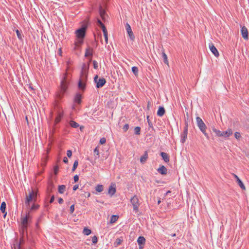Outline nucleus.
<instances>
[{
    "instance_id": "423d86ee",
    "label": "nucleus",
    "mask_w": 249,
    "mask_h": 249,
    "mask_svg": "<svg viewBox=\"0 0 249 249\" xmlns=\"http://www.w3.org/2000/svg\"><path fill=\"white\" fill-rule=\"evenodd\" d=\"M94 81L96 83V87L98 88H100L102 87L106 83V79L104 78H98V75H96L94 77Z\"/></svg>"
},
{
    "instance_id": "7ed1b4c3",
    "label": "nucleus",
    "mask_w": 249,
    "mask_h": 249,
    "mask_svg": "<svg viewBox=\"0 0 249 249\" xmlns=\"http://www.w3.org/2000/svg\"><path fill=\"white\" fill-rule=\"evenodd\" d=\"M86 27H83L75 31L76 40L75 44L76 45H81L83 41V38L85 36Z\"/></svg>"
},
{
    "instance_id": "f704fd0d",
    "label": "nucleus",
    "mask_w": 249,
    "mask_h": 249,
    "mask_svg": "<svg viewBox=\"0 0 249 249\" xmlns=\"http://www.w3.org/2000/svg\"><path fill=\"white\" fill-rule=\"evenodd\" d=\"M122 242H123V240L121 239V238H117L114 243V247H117L119 246L121 244Z\"/></svg>"
},
{
    "instance_id": "a18cd8bd",
    "label": "nucleus",
    "mask_w": 249,
    "mask_h": 249,
    "mask_svg": "<svg viewBox=\"0 0 249 249\" xmlns=\"http://www.w3.org/2000/svg\"><path fill=\"white\" fill-rule=\"evenodd\" d=\"M234 136L237 140H240L241 137L240 133L239 132H235L234 133Z\"/></svg>"
},
{
    "instance_id": "338daca9",
    "label": "nucleus",
    "mask_w": 249,
    "mask_h": 249,
    "mask_svg": "<svg viewBox=\"0 0 249 249\" xmlns=\"http://www.w3.org/2000/svg\"><path fill=\"white\" fill-rule=\"evenodd\" d=\"M144 247V245L139 246V249H143Z\"/></svg>"
},
{
    "instance_id": "f3484780",
    "label": "nucleus",
    "mask_w": 249,
    "mask_h": 249,
    "mask_svg": "<svg viewBox=\"0 0 249 249\" xmlns=\"http://www.w3.org/2000/svg\"><path fill=\"white\" fill-rule=\"evenodd\" d=\"M6 204L5 202L3 201L1 203V205L0 207V210L2 213H3V217L5 218L6 215L7 214V212H6Z\"/></svg>"
},
{
    "instance_id": "39448f33",
    "label": "nucleus",
    "mask_w": 249,
    "mask_h": 249,
    "mask_svg": "<svg viewBox=\"0 0 249 249\" xmlns=\"http://www.w3.org/2000/svg\"><path fill=\"white\" fill-rule=\"evenodd\" d=\"M130 202L132 203L133 207V210L136 212H138L139 211V207L140 206L139 200L136 196H134L130 199Z\"/></svg>"
},
{
    "instance_id": "b1692460",
    "label": "nucleus",
    "mask_w": 249,
    "mask_h": 249,
    "mask_svg": "<svg viewBox=\"0 0 249 249\" xmlns=\"http://www.w3.org/2000/svg\"><path fill=\"white\" fill-rule=\"evenodd\" d=\"M82 96L80 94L77 93L76 94L74 97V101L75 103L80 104L81 101Z\"/></svg>"
},
{
    "instance_id": "9b49d317",
    "label": "nucleus",
    "mask_w": 249,
    "mask_h": 249,
    "mask_svg": "<svg viewBox=\"0 0 249 249\" xmlns=\"http://www.w3.org/2000/svg\"><path fill=\"white\" fill-rule=\"evenodd\" d=\"M116 192V185L114 183H111V185L109 187L108 190V194L112 196Z\"/></svg>"
},
{
    "instance_id": "a878e982",
    "label": "nucleus",
    "mask_w": 249,
    "mask_h": 249,
    "mask_svg": "<svg viewBox=\"0 0 249 249\" xmlns=\"http://www.w3.org/2000/svg\"><path fill=\"white\" fill-rule=\"evenodd\" d=\"M28 228V225H21V230L20 231V234H23V236H24L25 231H27Z\"/></svg>"
},
{
    "instance_id": "393cba45",
    "label": "nucleus",
    "mask_w": 249,
    "mask_h": 249,
    "mask_svg": "<svg viewBox=\"0 0 249 249\" xmlns=\"http://www.w3.org/2000/svg\"><path fill=\"white\" fill-rule=\"evenodd\" d=\"M99 13H100V17L102 18V19L105 20V19H106L105 11L102 8V7H100V8Z\"/></svg>"
},
{
    "instance_id": "c85d7f7f",
    "label": "nucleus",
    "mask_w": 249,
    "mask_h": 249,
    "mask_svg": "<svg viewBox=\"0 0 249 249\" xmlns=\"http://www.w3.org/2000/svg\"><path fill=\"white\" fill-rule=\"evenodd\" d=\"M66 189V186L64 185H61L58 186V192L60 194H63Z\"/></svg>"
},
{
    "instance_id": "bb28decb",
    "label": "nucleus",
    "mask_w": 249,
    "mask_h": 249,
    "mask_svg": "<svg viewBox=\"0 0 249 249\" xmlns=\"http://www.w3.org/2000/svg\"><path fill=\"white\" fill-rule=\"evenodd\" d=\"M119 216L117 215H112L110 219L109 222L110 223H115L118 219Z\"/></svg>"
},
{
    "instance_id": "864d4df0",
    "label": "nucleus",
    "mask_w": 249,
    "mask_h": 249,
    "mask_svg": "<svg viewBox=\"0 0 249 249\" xmlns=\"http://www.w3.org/2000/svg\"><path fill=\"white\" fill-rule=\"evenodd\" d=\"M67 155L69 158H71L72 156V151L70 150H68L67 152Z\"/></svg>"
},
{
    "instance_id": "49530a36",
    "label": "nucleus",
    "mask_w": 249,
    "mask_h": 249,
    "mask_svg": "<svg viewBox=\"0 0 249 249\" xmlns=\"http://www.w3.org/2000/svg\"><path fill=\"white\" fill-rule=\"evenodd\" d=\"M16 32L18 38L20 40H22V36L19 31L18 30H17Z\"/></svg>"
},
{
    "instance_id": "6e6552de",
    "label": "nucleus",
    "mask_w": 249,
    "mask_h": 249,
    "mask_svg": "<svg viewBox=\"0 0 249 249\" xmlns=\"http://www.w3.org/2000/svg\"><path fill=\"white\" fill-rule=\"evenodd\" d=\"M126 30L128 34L130 39L133 41L135 39V36L133 34L131 26L128 23H126L125 25Z\"/></svg>"
},
{
    "instance_id": "bf43d9fd",
    "label": "nucleus",
    "mask_w": 249,
    "mask_h": 249,
    "mask_svg": "<svg viewBox=\"0 0 249 249\" xmlns=\"http://www.w3.org/2000/svg\"><path fill=\"white\" fill-rule=\"evenodd\" d=\"M63 161L64 163H67L68 162V159L66 157H65L63 158Z\"/></svg>"
},
{
    "instance_id": "2f4dec72",
    "label": "nucleus",
    "mask_w": 249,
    "mask_h": 249,
    "mask_svg": "<svg viewBox=\"0 0 249 249\" xmlns=\"http://www.w3.org/2000/svg\"><path fill=\"white\" fill-rule=\"evenodd\" d=\"M103 190L104 186L103 185L98 184L95 187V190L99 193L102 192Z\"/></svg>"
},
{
    "instance_id": "7c9ffc66",
    "label": "nucleus",
    "mask_w": 249,
    "mask_h": 249,
    "mask_svg": "<svg viewBox=\"0 0 249 249\" xmlns=\"http://www.w3.org/2000/svg\"><path fill=\"white\" fill-rule=\"evenodd\" d=\"M83 233L84 235H89L91 233V230L87 227H85L83 229Z\"/></svg>"
},
{
    "instance_id": "09e8293b",
    "label": "nucleus",
    "mask_w": 249,
    "mask_h": 249,
    "mask_svg": "<svg viewBox=\"0 0 249 249\" xmlns=\"http://www.w3.org/2000/svg\"><path fill=\"white\" fill-rule=\"evenodd\" d=\"M74 211V205L72 204L70 207V213L72 214L73 213Z\"/></svg>"
},
{
    "instance_id": "aec40b11",
    "label": "nucleus",
    "mask_w": 249,
    "mask_h": 249,
    "mask_svg": "<svg viewBox=\"0 0 249 249\" xmlns=\"http://www.w3.org/2000/svg\"><path fill=\"white\" fill-rule=\"evenodd\" d=\"M148 153L147 151H144V154L141 157L140 161L142 163H144L146 162L148 159Z\"/></svg>"
},
{
    "instance_id": "3c124183",
    "label": "nucleus",
    "mask_w": 249,
    "mask_h": 249,
    "mask_svg": "<svg viewBox=\"0 0 249 249\" xmlns=\"http://www.w3.org/2000/svg\"><path fill=\"white\" fill-rule=\"evenodd\" d=\"M106 142V139L105 138H102L100 140V143L101 144H103L105 143Z\"/></svg>"
},
{
    "instance_id": "052dcab7",
    "label": "nucleus",
    "mask_w": 249,
    "mask_h": 249,
    "mask_svg": "<svg viewBox=\"0 0 249 249\" xmlns=\"http://www.w3.org/2000/svg\"><path fill=\"white\" fill-rule=\"evenodd\" d=\"M78 188V185H75L73 187V190L76 191Z\"/></svg>"
},
{
    "instance_id": "c756f323",
    "label": "nucleus",
    "mask_w": 249,
    "mask_h": 249,
    "mask_svg": "<svg viewBox=\"0 0 249 249\" xmlns=\"http://www.w3.org/2000/svg\"><path fill=\"white\" fill-rule=\"evenodd\" d=\"M69 124L71 127L75 128H77L79 126V124L74 121H71Z\"/></svg>"
},
{
    "instance_id": "e2e57ef3",
    "label": "nucleus",
    "mask_w": 249,
    "mask_h": 249,
    "mask_svg": "<svg viewBox=\"0 0 249 249\" xmlns=\"http://www.w3.org/2000/svg\"><path fill=\"white\" fill-rule=\"evenodd\" d=\"M185 116H186V119H187V120H189V114H188V112H187V113H186V115H185Z\"/></svg>"
},
{
    "instance_id": "cd10ccee",
    "label": "nucleus",
    "mask_w": 249,
    "mask_h": 249,
    "mask_svg": "<svg viewBox=\"0 0 249 249\" xmlns=\"http://www.w3.org/2000/svg\"><path fill=\"white\" fill-rule=\"evenodd\" d=\"M162 57H163V58L164 60V62L169 67V62L168 60L167 56L166 54V53H165V52H164V51L162 52Z\"/></svg>"
},
{
    "instance_id": "ddd939ff",
    "label": "nucleus",
    "mask_w": 249,
    "mask_h": 249,
    "mask_svg": "<svg viewBox=\"0 0 249 249\" xmlns=\"http://www.w3.org/2000/svg\"><path fill=\"white\" fill-rule=\"evenodd\" d=\"M63 116V112L62 111H57L56 116L54 120V125H56L58 123L60 122L62 117Z\"/></svg>"
},
{
    "instance_id": "0e129e2a",
    "label": "nucleus",
    "mask_w": 249,
    "mask_h": 249,
    "mask_svg": "<svg viewBox=\"0 0 249 249\" xmlns=\"http://www.w3.org/2000/svg\"><path fill=\"white\" fill-rule=\"evenodd\" d=\"M171 193V191H168L166 193L165 196H166V195H168V194H170Z\"/></svg>"
},
{
    "instance_id": "774afa93",
    "label": "nucleus",
    "mask_w": 249,
    "mask_h": 249,
    "mask_svg": "<svg viewBox=\"0 0 249 249\" xmlns=\"http://www.w3.org/2000/svg\"><path fill=\"white\" fill-rule=\"evenodd\" d=\"M160 202H161L160 198H159V200H158V205H159V204L160 203Z\"/></svg>"
},
{
    "instance_id": "680f3d73",
    "label": "nucleus",
    "mask_w": 249,
    "mask_h": 249,
    "mask_svg": "<svg viewBox=\"0 0 249 249\" xmlns=\"http://www.w3.org/2000/svg\"><path fill=\"white\" fill-rule=\"evenodd\" d=\"M80 45H76V44H75V43H74V50H77L79 48V47H80Z\"/></svg>"
},
{
    "instance_id": "dca6fc26",
    "label": "nucleus",
    "mask_w": 249,
    "mask_h": 249,
    "mask_svg": "<svg viewBox=\"0 0 249 249\" xmlns=\"http://www.w3.org/2000/svg\"><path fill=\"white\" fill-rule=\"evenodd\" d=\"M167 169L164 166H160L158 169L157 171L162 175H165L167 174Z\"/></svg>"
},
{
    "instance_id": "f03ea898",
    "label": "nucleus",
    "mask_w": 249,
    "mask_h": 249,
    "mask_svg": "<svg viewBox=\"0 0 249 249\" xmlns=\"http://www.w3.org/2000/svg\"><path fill=\"white\" fill-rule=\"evenodd\" d=\"M29 195H26L25 200V204L26 208L30 207V205L32 202H36L37 201L38 191L32 189L31 191L29 189Z\"/></svg>"
},
{
    "instance_id": "69168bd1",
    "label": "nucleus",
    "mask_w": 249,
    "mask_h": 249,
    "mask_svg": "<svg viewBox=\"0 0 249 249\" xmlns=\"http://www.w3.org/2000/svg\"><path fill=\"white\" fill-rule=\"evenodd\" d=\"M234 178L236 179V180H238V178H239V177L235 174H233Z\"/></svg>"
},
{
    "instance_id": "412c9836",
    "label": "nucleus",
    "mask_w": 249,
    "mask_h": 249,
    "mask_svg": "<svg viewBox=\"0 0 249 249\" xmlns=\"http://www.w3.org/2000/svg\"><path fill=\"white\" fill-rule=\"evenodd\" d=\"M137 242L139 246L144 245L145 243V239L143 236H140L137 239Z\"/></svg>"
},
{
    "instance_id": "de8ad7c7",
    "label": "nucleus",
    "mask_w": 249,
    "mask_h": 249,
    "mask_svg": "<svg viewBox=\"0 0 249 249\" xmlns=\"http://www.w3.org/2000/svg\"><path fill=\"white\" fill-rule=\"evenodd\" d=\"M129 126L128 124H124L123 127V131L124 132H126L128 130V129H129Z\"/></svg>"
},
{
    "instance_id": "4c0bfd02",
    "label": "nucleus",
    "mask_w": 249,
    "mask_h": 249,
    "mask_svg": "<svg viewBox=\"0 0 249 249\" xmlns=\"http://www.w3.org/2000/svg\"><path fill=\"white\" fill-rule=\"evenodd\" d=\"M94 155L96 159L99 157V151L98 147H96L94 150Z\"/></svg>"
},
{
    "instance_id": "2eb2a0df",
    "label": "nucleus",
    "mask_w": 249,
    "mask_h": 249,
    "mask_svg": "<svg viewBox=\"0 0 249 249\" xmlns=\"http://www.w3.org/2000/svg\"><path fill=\"white\" fill-rule=\"evenodd\" d=\"M209 48L212 52V53L216 57H218L219 55V53L217 50V49L215 47V46L213 45V44L211 43L209 44Z\"/></svg>"
},
{
    "instance_id": "e433bc0d",
    "label": "nucleus",
    "mask_w": 249,
    "mask_h": 249,
    "mask_svg": "<svg viewBox=\"0 0 249 249\" xmlns=\"http://www.w3.org/2000/svg\"><path fill=\"white\" fill-rule=\"evenodd\" d=\"M141 128L140 126H136L134 128V134L137 135H140L141 134Z\"/></svg>"
},
{
    "instance_id": "37998d69",
    "label": "nucleus",
    "mask_w": 249,
    "mask_h": 249,
    "mask_svg": "<svg viewBox=\"0 0 249 249\" xmlns=\"http://www.w3.org/2000/svg\"><path fill=\"white\" fill-rule=\"evenodd\" d=\"M92 242L94 244H96L98 242V237L94 235L92 237Z\"/></svg>"
},
{
    "instance_id": "79ce46f5",
    "label": "nucleus",
    "mask_w": 249,
    "mask_h": 249,
    "mask_svg": "<svg viewBox=\"0 0 249 249\" xmlns=\"http://www.w3.org/2000/svg\"><path fill=\"white\" fill-rule=\"evenodd\" d=\"M59 167L58 165H55L53 167V173L55 175H57L58 173Z\"/></svg>"
},
{
    "instance_id": "c03bdc74",
    "label": "nucleus",
    "mask_w": 249,
    "mask_h": 249,
    "mask_svg": "<svg viewBox=\"0 0 249 249\" xmlns=\"http://www.w3.org/2000/svg\"><path fill=\"white\" fill-rule=\"evenodd\" d=\"M149 116H147V122H148V125H149V127H150V128H152V129H154V127L153 126V124H152V122L150 121L149 120Z\"/></svg>"
},
{
    "instance_id": "1a4fd4ad",
    "label": "nucleus",
    "mask_w": 249,
    "mask_h": 249,
    "mask_svg": "<svg viewBox=\"0 0 249 249\" xmlns=\"http://www.w3.org/2000/svg\"><path fill=\"white\" fill-rule=\"evenodd\" d=\"M86 85V78L83 75L81 77L78 82V88L79 89L84 90Z\"/></svg>"
},
{
    "instance_id": "f257e3e1",
    "label": "nucleus",
    "mask_w": 249,
    "mask_h": 249,
    "mask_svg": "<svg viewBox=\"0 0 249 249\" xmlns=\"http://www.w3.org/2000/svg\"><path fill=\"white\" fill-rule=\"evenodd\" d=\"M69 83V80L68 74L67 73H65L63 74L60 82V91L56 94V97L57 99H60L62 97L64 93L68 89Z\"/></svg>"
},
{
    "instance_id": "f8f14e48",
    "label": "nucleus",
    "mask_w": 249,
    "mask_h": 249,
    "mask_svg": "<svg viewBox=\"0 0 249 249\" xmlns=\"http://www.w3.org/2000/svg\"><path fill=\"white\" fill-rule=\"evenodd\" d=\"M40 206L36 203V202H33V204L31 206V205H30V207L27 208L28 209V210L26 211V212H29V214H30V213L35 211L39 209Z\"/></svg>"
},
{
    "instance_id": "a211bd4d",
    "label": "nucleus",
    "mask_w": 249,
    "mask_h": 249,
    "mask_svg": "<svg viewBox=\"0 0 249 249\" xmlns=\"http://www.w3.org/2000/svg\"><path fill=\"white\" fill-rule=\"evenodd\" d=\"M232 134V131L231 129L229 128L227 130L225 131L222 132V137H223L225 138H228L229 136Z\"/></svg>"
},
{
    "instance_id": "6ab92c4d",
    "label": "nucleus",
    "mask_w": 249,
    "mask_h": 249,
    "mask_svg": "<svg viewBox=\"0 0 249 249\" xmlns=\"http://www.w3.org/2000/svg\"><path fill=\"white\" fill-rule=\"evenodd\" d=\"M160 155L165 162H168L170 161L169 156L166 153L161 152Z\"/></svg>"
},
{
    "instance_id": "4d7b16f0",
    "label": "nucleus",
    "mask_w": 249,
    "mask_h": 249,
    "mask_svg": "<svg viewBox=\"0 0 249 249\" xmlns=\"http://www.w3.org/2000/svg\"><path fill=\"white\" fill-rule=\"evenodd\" d=\"M98 23L99 25L101 26L102 29L103 30V27H105L104 24L101 22V21L100 19L98 20Z\"/></svg>"
},
{
    "instance_id": "8fccbe9b",
    "label": "nucleus",
    "mask_w": 249,
    "mask_h": 249,
    "mask_svg": "<svg viewBox=\"0 0 249 249\" xmlns=\"http://www.w3.org/2000/svg\"><path fill=\"white\" fill-rule=\"evenodd\" d=\"M93 67H94V68L95 69H97L98 68V62L95 61V60H94L93 62Z\"/></svg>"
},
{
    "instance_id": "9d476101",
    "label": "nucleus",
    "mask_w": 249,
    "mask_h": 249,
    "mask_svg": "<svg viewBox=\"0 0 249 249\" xmlns=\"http://www.w3.org/2000/svg\"><path fill=\"white\" fill-rule=\"evenodd\" d=\"M188 128H184L183 131L180 135V142L184 143L187 138Z\"/></svg>"
},
{
    "instance_id": "0eeeda50",
    "label": "nucleus",
    "mask_w": 249,
    "mask_h": 249,
    "mask_svg": "<svg viewBox=\"0 0 249 249\" xmlns=\"http://www.w3.org/2000/svg\"><path fill=\"white\" fill-rule=\"evenodd\" d=\"M32 216L29 214V212H26V215L24 217H21V225L27 224L31 222Z\"/></svg>"
},
{
    "instance_id": "20e7f679",
    "label": "nucleus",
    "mask_w": 249,
    "mask_h": 249,
    "mask_svg": "<svg viewBox=\"0 0 249 249\" xmlns=\"http://www.w3.org/2000/svg\"><path fill=\"white\" fill-rule=\"evenodd\" d=\"M196 123L197 126H198L199 129L200 131L204 134V135L205 136V137L209 139V135L208 133L206 132V129L207 128V127L205 125V124L204 123L202 120L198 116H197L196 118Z\"/></svg>"
},
{
    "instance_id": "58836bf2",
    "label": "nucleus",
    "mask_w": 249,
    "mask_h": 249,
    "mask_svg": "<svg viewBox=\"0 0 249 249\" xmlns=\"http://www.w3.org/2000/svg\"><path fill=\"white\" fill-rule=\"evenodd\" d=\"M132 71L133 73L137 76L138 75V68L137 67L134 66L132 68Z\"/></svg>"
},
{
    "instance_id": "4be33fe9",
    "label": "nucleus",
    "mask_w": 249,
    "mask_h": 249,
    "mask_svg": "<svg viewBox=\"0 0 249 249\" xmlns=\"http://www.w3.org/2000/svg\"><path fill=\"white\" fill-rule=\"evenodd\" d=\"M92 53H93V49L91 47H88L86 50L85 56L88 57L89 56H92Z\"/></svg>"
},
{
    "instance_id": "13d9d810",
    "label": "nucleus",
    "mask_w": 249,
    "mask_h": 249,
    "mask_svg": "<svg viewBox=\"0 0 249 249\" xmlns=\"http://www.w3.org/2000/svg\"><path fill=\"white\" fill-rule=\"evenodd\" d=\"M58 202L59 204H62L64 202L63 198L60 197L58 198Z\"/></svg>"
},
{
    "instance_id": "5fc2aeb1",
    "label": "nucleus",
    "mask_w": 249,
    "mask_h": 249,
    "mask_svg": "<svg viewBox=\"0 0 249 249\" xmlns=\"http://www.w3.org/2000/svg\"><path fill=\"white\" fill-rule=\"evenodd\" d=\"M73 179L75 183L77 182L79 180V176L77 175H75L73 177Z\"/></svg>"
},
{
    "instance_id": "72a5a7b5",
    "label": "nucleus",
    "mask_w": 249,
    "mask_h": 249,
    "mask_svg": "<svg viewBox=\"0 0 249 249\" xmlns=\"http://www.w3.org/2000/svg\"><path fill=\"white\" fill-rule=\"evenodd\" d=\"M236 181H237V182L238 185L241 187V189H242L243 190L246 189V187H245L244 183H243V182L240 178H238V180Z\"/></svg>"
},
{
    "instance_id": "603ef678",
    "label": "nucleus",
    "mask_w": 249,
    "mask_h": 249,
    "mask_svg": "<svg viewBox=\"0 0 249 249\" xmlns=\"http://www.w3.org/2000/svg\"><path fill=\"white\" fill-rule=\"evenodd\" d=\"M185 117V126L184 128H188V120L186 119V116H184Z\"/></svg>"
},
{
    "instance_id": "473e14b6",
    "label": "nucleus",
    "mask_w": 249,
    "mask_h": 249,
    "mask_svg": "<svg viewBox=\"0 0 249 249\" xmlns=\"http://www.w3.org/2000/svg\"><path fill=\"white\" fill-rule=\"evenodd\" d=\"M213 131L214 133H215L216 136L222 137V131L217 130L215 128H213Z\"/></svg>"
},
{
    "instance_id": "6e6d98bb",
    "label": "nucleus",
    "mask_w": 249,
    "mask_h": 249,
    "mask_svg": "<svg viewBox=\"0 0 249 249\" xmlns=\"http://www.w3.org/2000/svg\"><path fill=\"white\" fill-rule=\"evenodd\" d=\"M54 200V196L53 195L51 196V197L49 200V203L51 204V203H53Z\"/></svg>"
},
{
    "instance_id": "a19ab883",
    "label": "nucleus",
    "mask_w": 249,
    "mask_h": 249,
    "mask_svg": "<svg viewBox=\"0 0 249 249\" xmlns=\"http://www.w3.org/2000/svg\"><path fill=\"white\" fill-rule=\"evenodd\" d=\"M165 113V110H158L157 115L159 116H162Z\"/></svg>"
},
{
    "instance_id": "ea45409f",
    "label": "nucleus",
    "mask_w": 249,
    "mask_h": 249,
    "mask_svg": "<svg viewBox=\"0 0 249 249\" xmlns=\"http://www.w3.org/2000/svg\"><path fill=\"white\" fill-rule=\"evenodd\" d=\"M78 165V160H75L74 163H73V167H72V172H74L76 170V169Z\"/></svg>"
},
{
    "instance_id": "5701e85b",
    "label": "nucleus",
    "mask_w": 249,
    "mask_h": 249,
    "mask_svg": "<svg viewBox=\"0 0 249 249\" xmlns=\"http://www.w3.org/2000/svg\"><path fill=\"white\" fill-rule=\"evenodd\" d=\"M102 31L103 32L106 43L107 44L108 43V35H107V31L106 27H103Z\"/></svg>"
},
{
    "instance_id": "c9c22d12",
    "label": "nucleus",
    "mask_w": 249,
    "mask_h": 249,
    "mask_svg": "<svg viewBox=\"0 0 249 249\" xmlns=\"http://www.w3.org/2000/svg\"><path fill=\"white\" fill-rule=\"evenodd\" d=\"M20 235H21V236L19 239V242L18 244V248L19 249H20V248H21V245L24 243V236H23V234H20Z\"/></svg>"
},
{
    "instance_id": "4468645a",
    "label": "nucleus",
    "mask_w": 249,
    "mask_h": 249,
    "mask_svg": "<svg viewBox=\"0 0 249 249\" xmlns=\"http://www.w3.org/2000/svg\"><path fill=\"white\" fill-rule=\"evenodd\" d=\"M241 32L243 38L245 40H248L249 39V37L248 31L247 28L245 26L242 27L241 28Z\"/></svg>"
}]
</instances>
